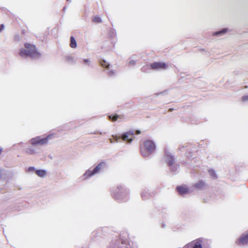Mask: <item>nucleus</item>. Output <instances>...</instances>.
I'll list each match as a JSON object with an SVG mask.
<instances>
[{
    "instance_id": "obj_1",
    "label": "nucleus",
    "mask_w": 248,
    "mask_h": 248,
    "mask_svg": "<svg viewBox=\"0 0 248 248\" xmlns=\"http://www.w3.org/2000/svg\"><path fill=\"white\" fill-rule=\"evenodd\" d=\"M24 48H21L19 51V55L21 57L28 56L31 58H38L41 54L36 49L35 46L29 43L24 44Z\"/></svg>"
},
{
    "instance_id": "obj_2",
    "label": "nucleus",
    "mask_w": 248,
    "mask_h": 248,
    "mask_svg": "<svg viewBox=\"0 0 248 248\" xmlns=\"http://www.w3.org/2000/svg\"><path fill=\"white\" fill-rule=\"evenodd\" d=\"M155 149L154 142L150 140L145 141L140 146V151L143 156L146 157L150 155Z\"/></svg>"
},
{
    "instance_id": "obj_3",
    "label": "nucleus",
    "mask_w": 248,
    "mask_h": 248,
    "mask_svg": "<svg viewBox=\"0 0 248 248\" xmlns=\"http://www.w3.org/2000/svg\"><path fill=\"white\" fill-rule=\"evenodd\" d=\"M52 137V135H49L45 138H41L40 137H37L35 138L32 139L31 140V144L33 145H43L46 144L48 140L51 139Z\"/></svg>"
},
{
    "instance_id": "obj_4",
    "label": "nucleus",
    "mask_w": 248,
    "mask_h": 248,
    "mask_svg": "<svg viewBox=\"0 0 248 248\" xmlns=\"http://www.w3.org/2000/svg\"><path fill=\"white\" fill-rule=\"evenodd\" d=\"M150 68L152 70H158L160 69H166L167 65L164 62H154L150 64Z\"/></svg>"
},
{
    "instance_id": "obj_5",
    "label": "nucleus",
    "mask_w": 248,
    "mask_h": 248,
    "mask_svg": "<svg viewBox=\"0 0 248 248\" xmlns=\"http://www.w3.org/2000/svg\"><path fill=\"white\" fill-rule=\"evenodd\" d=\"M105 166V164L103 162L99 163L93 170L87 171L85 175L88 177H91L95 174L98 173Z\"/></svg>"
},
{
    "instance_id": "obj_6",
    "label": "nucleus",
    "mask_w": 248,
    "mask_h": 248,
    "mask_svg": "<svg viewBox=\"0 0 248 248\" xmlns=\"http://www.w3.org/2000/svg\"><path fill=\"white\" fill-rule=\"evenodd\" d=\"M203 241L202 238H198L187 244V247L190 248H202Z\"/></svg>"
},
{
    "instance_id": "obj_7",
    "label": "nucleus",
    "mask_w": 248,
    "mask_h": 248,
    "mask_svg": "<svg viewBox=\"0 0 248 248\" xmlns=\"http://www.w3.org/2000/svg\"><path fill=\"white\" fill-rule=\"evenodd\" d=\"M238 245H245L248 244V233L243 234L236 241Z\"/></svg>"
},
{
    "instance_id": "obj_8",
    "label": "nucleus",
    "mask_w": 248,
    "mask_h": 248,
    "mask_svg": "<svg viewBox=\"0 0 248 248\" xmlns=\"http://www.w3.org/2000/svg\"><path fill=\"white\" fill-rule=\"evenodd\" d=\"M134 133L132 131H129L124 133L122 136V140L124 141L130 143L134 138Z\"/></svg>"
},
{
    "instance_id": "obj_9",
    "label": "nucleus",
    "mask_w": 248,
    "mask_h": 248,
    "mask_svg": "<svg viewBox=\"0 0 248 248\" xmlns=\"http://www.w3.org/2000/svg\"><path fill=\"white\" fill-rule=\"evenodd\" d=\"M176 189L178 193L181 195H183L189 192L188 187L186 185L178 186Z\"/></svg>"
},
{
    "instance_id": "obj_10",
    "label": "nucleus",
    "mask_w": 248,
    "mask_h": 248,
    "mask_svg": "<svg viewBox=\"0 0 248 248\" xmlns=\"http://www.w3.org/2000/svg\"><path fill=\"white\" fill-rule=\"evenodd\" d=\"M166 162L167 164L170 166H172L174 164V158L173 156L170 155H168L166 156Z\"/></svg>"
},
{
    "instance_id": "obj_11",
    "label": "nucleus",
    "mask_w": 248,
    "mask_h": 248,
    "mask_svg": "<svg viewBox=\"0 0 248 248\" xmlns=\"http://www.w3.org/2000/svg\"><path fill=\"white\" fill-rule=\"evenodd\" d=\"M205 186L204 182L202 181H199L194 185V187L199 189H202Z\"/></svg>"
},
{
    "instance_id": "obj_12",
    "label": "nucleus",
    "mask_w": 248,
    "mask_h": 248,
    "mask_svg": "<svg viewBox=\"0 0 248 248\" xmlns=\"http://www.w3.org/2000/svg\"><path fill=\"white\" fill-rule=\"evenodd\" d=\"M70 46L72 48H76L77 47V42L73 36L70 37Z\"/></svg>"
},
{
    "instance_id": "obj_13",
    "label": "nucleus",
    "mask_w": 248,
    "mask_h": 248,
    "mask_svg": "<svg viewBox=\"0 0 248 248\" xmlns=\"http://www.w3.org/2000/svg\"><path fill=\"white\" fill-rule=\"evenodd\" d=\"M36 174L39 177H43L45 176L46 174V173L45 170H36Z\"/></svg>"
},
{
    "instance_id": "obj_14",
    "label": "nucleus",
    "mask_w": 248,
    "mask_h": 248,
    "mask_svg": "<svg viewBox=\"0 0 248 248\" xmlns=\"http://www.w3.org/2000/svg\"><path fill=\"white\" fill-rule=\"evenodd\" d=\"M100 64L102 67L107 68H108L109 66V63L104 60H100Z\"/></svg>"
},
{
    "instance_id": "obj_15",
    "label": "nucleus",
    "mask_w": 248,
    "mask_h": 248,
    "mask_svg": "<svg viewBox=\"0 0 248 248\" xmlns=\"http://www.w3.org/2000/svg\"><path fill=\"white\" fill-rule=\"evenodd\" d=\"M109 119L111 120L112 122L116 121L118 118H122L121 115H110L109 116Z\"/></svg>"
},
{
    "instance_id": "obj_16",
    "label": "nucleus",
    "mask_w": 248,
    "mask_h": 248,
    "mask_svg": "<svg viewBox=\"0 0 248 248\" xmlns=\"http://www.w3.org/2000/svg\"><path fill=\"white\" fill-rule=\"evenodd\" d=\"M227 31V29H223L221 31H217V32H215L214 33V35H220V34H223L225 33Z\"/></svg>"
},
{
    "instance_id": "obj_17",
    "label": "nucleus",
    "mask_w": 248,
    "mask_h": 248,
    "mask_svg": "<svg viewBox=\"0 0 248 248\" xmlns=\"http://www.w3.org/2000/svg\"><path fill=\"white\" fill-rule=\"evenodd\" d=\"M93 21L95 23H99L102 22V20L99 16H96L93 19Z\"/></svg>"
},
{
    "instance_id": "obj_18",
    "label": "nucleus",
    "mask_w": 248,
    "mask_h": 248,
    "mask_svg": "<svg viewBox=\"0 0 248 248\" xmlns=\"http://www.w3.org/2000/svg\"><path fill=\"white\" fill-rule=\"evenodd\" d=\"M26 152L29 154H32L34 153L33 150L31 149H28L26 151Z\"/></svg>"
},
{
    "instance_id": "obj_19",
    "label": "nucleus",
    "mask_w": 248,
    "mask_h": 248,
    "mask_svg": "<svg viewBox=\"0 0 248 248\" xmlns=\"http://www.w3.org/2000/svg\"><path fill=\"white\" fill-rule=\"evenodd\" d=\"M247 100H248V95L243 96L242 97V101L244 102V101H247Z\"/></svg>"
},
{
    "instance_id": "obj_20",
    "label": "nucleus",
    "mask_w": 248,
    "mask_h": 248,
    "mask_svg": "<svg viewBox=\"0 0 248 248\" xmlns=\"http://www.w3.org/2000/svg\"><path fill=\"white\" fill-rule=\"evenodd\" d=\"M4 28V26L3 24H1L0 26V32H1Z\"/></svg>"
},
{
    "instance_id": "obj_21",
    "label": "nucleus",
    "mask_w": 248,
    "mask_h": 248,
    "mask_svg": "<svg viewBox=\"0 0 248 248\" xmlns=\"http://www.w3.org/2000/svg\"><path fill=\"white\" fill-rule=\"evenodd\" d=\"M83 62L85 63H89L90 62V61L88 59H84Z\"/></svg>"
},
{
    "instance_id": "obj_22",
    "label": "nucleus",
    "mask_w": 248,
    "mask_h": 248,
    "mask_svg": "<svg viewBox=\"0 0 248 248\" xmlns=\"http://www.w3.org/2000/svg\"><path fill=\"white\" fill-rule=\"evenodd\" d=\"M108 74L109 75V76H112L114 74V72L112 71H110L108 72Z\"/></svg>"
},
{
    "instance_id": "obj_23",
    "label": "nucleus",
    "mask_w": 248,
    "mask_h": 248,
    "mask_svg": "<svg viewBox=\"0 0 248 248\" xmlns=\"http://www.w3.org/2000/svg\"><path fill=\"white\" fill-rule=\"evenodd\" d=\"M210 172L211 173V175H212L213 176H215V173L213 171H210Z\"/></svg>"
},
{
    "instance_id": "obj_24",
    "label": "nucleus",
    "mask_w": 248,
    "mask_h": 248,
    "mask_svg": "<svg viewBox=\"0 0 248 248\" xmlns=\"http://www.w3.org/2000/svg\"><path fill=\"white\" fill-rule=\"evenodd\" d=\"M26 32H27V31H26L25 30H22V34H25Z\"/></svg>"
},
{
    "instance_id": "obj_25",
    "label": "nucleus",
    "mask_w": 248,
    "mask_h": 248,
    "mask_svg": "<svg viewBox=\"0 0 248 248\" xmlns=\"http://www.w3.org/2000/svg\"><path fill=\"white\" fill-rule=\"evenodd\" d=\"M136 134H140V131H139V130H137V131H136Z\"/></svg>"
},
{
    "instance_id": "obj_26",
    "label": "nucleus",
    "mask_w": 248,
    "mask_h": 248,
    "mask_svg": "<svg viewBox=\"0 0 248 248\" xmlns=\"http://www.w3.org/2000/svg\"><path fill=\"white\" fill-rule=\"evenodd\" d=\"M135 62L133 61H131L130 62V64H134Z\"/></svg>"
},
{
    "instance_id": "obj_27",
    "label": "nucleus",
    "mask_w": 248,
    "mask_h": 248,
    "mask_svg": "<svg viewBox=\"0 0 248 248\" xmlns=\"http://www.w3.org/2000/svg\"><path fill=\"white\" fill-rule=\"evenodd\" d=\"M145 67H143L142 68V71H143V72H145Z\"/></svg>"
},
{
    "instance_id": "obj_28",
    "label": "nucleus",
    "mask_w": 248,
    "mask_h": 248,
    "mask_svg": "<svg viewBox=\"0 0 248 248\" xmlns=\"http://www.w3.org/2000/svg\"><path fill=\"white\" fill-rule=\"evenodd\" d=\"M109 140L110 141V142H112V141L111 140V139H110Z\"/></svg>"
}]
</instances>
